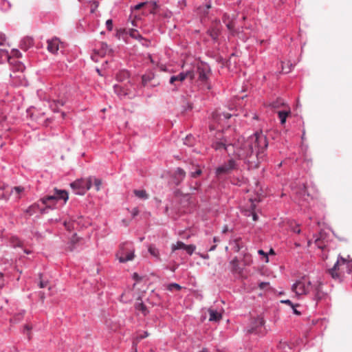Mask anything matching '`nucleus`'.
Instances as JSON below:
<instances>
[{"mask_svg":"<svg viewBox=\"0 0 352 352\" xmlns=\"http://www.w3.org/2000/svg\"><path fill=\"white\" fill-rule=\"evenodd\" d=\"M267 142L261 132H256L246 140H239L236 143L233 153H228V158L215 169V175L223 178L240 170L241 162L247 164L248 168H256L265 160Z\"/></svg>","mask_w":352,"mask_h":352,"instance_id":"nucleus-1","label":"nucleus"},{"mask_svg":"<svg viewBox=\"0 0 352 352\" xmlns=\"http://www.w3.org/2000/svg\"><path fill=\"white\" fill-rule=\"evenodd\" d=\"M292 290L298 296L306 295L318 302L326 294L322 289V283L319 280L311 281L308 277L303 276L297 280L292 286Z\"/></svg>","mask_w":352,"mask_h":352,"instance_id":"nucleus-2","label":"nucleus"},{"mask_svg":"<svg viewBox=\"0 0 352 352\" xmlns=\"http://www.w3.org/2000/svg\"><path fill=\"white\" fill-rule=\"evenodd\" d=\"M68 199L69 195L67 190L55 188L52 194L43 196L40 199V201L51 210H53L58 206H64Z\"/></svg>","mask_w":352,"mask_h":352,"instance_id":"nucleus-3","label":"nucleus"},{"mask_svg":"<svg viewBox=\"0 0 352 352\" xmlns=\"http://www.w3.org/2000/svg\"><path fill=\"white\" fill-rule=\"evenodd\" d=\"M292 197L298 204L304 205V202H309L312 197L307 192L306 186L303 182H298L292 185Z\"/></svg>","mask_w":352,"mask_h":352,"instance_id":"nucleus-4","label":"nucleus"},{"mask_svg":"<svg viewBox=\"0 0 352 352\" xmlns=\"http://www.w3.org/2000/svg\"><path fill=\"white\" fill-rule=\"evenodd\" d=\"M235 146L236 143L234 144L228 143V140L224 137L221 129H218L215 132V135L211 140V147L217 151L224 150L227 153H229L235 148Z\"/></svg>","mask_w":352,"mask_h":352,"instance_id":"nucleus-5","label":"nucleus"},{"mask_svg":"<svg viewBox=\"0 0 352 352\" xmlns=\"http://www.w3.org/2000/svg\"><path fill=\"white\" fill-rule=\"evenodd\" d=\"M116 256L119 262L122 263L133 260L135 257L133 243L130 241H126L120 244Z\"/></svg>","mask_w":352,"mask_h":352,"instance_id":"nucleus-6","label":"nucleus"},{"mask_svg":"<svg viewBox=\"0 0 352 352\" xmlns=\"http://www.w3.org/2000/svg\"><path fill=\"white\" fill-rule=\"evenodd\" d=\"M68 101V96L65 87L59 89L56 98L48 101L49 107L54 112H58L60 107H63Z\"/></svg>","mask_w":352,"mask_h":352,"instance_id":"nucleus-7","label":"nucleus"},{"mask_svg":"<svg viewBox=\"0 0 352 352\" xmlns=\"http://www.w3.org/2000/svg\"><path fill=\"white\" fill-rule=\"evenodd\" d=\"M92 186V177L78 179L70 184L71 188L76 195H83Z\"/></svg>","mask_w":352,"mask_h":352,"instance_id":"nucleus-8","label":"nucleus"},{"mask_svg":"<svg viewBox=\"0 0 352 352\" xmlns=\"http://www.w3.org/2000/svg\"><path fill=\"white\" fill-rule=\"evenodd\" d=\"M115 93L120 98L128 97L132 98L135 96V88L132 85H114Z\"/></svg>","mask_w":352,"mask_h":352,"instance_id":"nucleus-9","label":"nucleus"},{"mask_svg":"<svg viewBox=\"0 0 352 352\" xmlns=\"http://www.w3.org/2000/svg\"><path fill=\"white\" fill-rule=\"evenodd\" d=\"M265 321L262 317L258 316L253 318L251 321L250 327L248 329L250 333L262 334L263 333V326Z\"/></svg>","mask_w":352,"mask_h":352,"instance_id":"nucleus-10","label":"nucleus"},{"mask_svg":"<svg viewBox=\"0 0 352 352\" xmlns=\"http://www.w3.org/2000/svg\"><path fill=\"white\" fill-rule=\"evenodd\" d=\"M194 73L191 71L182 72L177 75H173L170 78L169 82L171 85H177L176 82H182L186 78H190L191 80L194 78Z\"/></svg>","mask_w":352,"mask_h":352,"instance_id":"nucleus-11","label":"nucleus"},{"mask_svg":"<svg viewBox=\"0 0 352 352\" xmlns=\"http://www.w3.org/2000/svg\"><path fill=\"white\" fill-rule=\"evenodd\" d=\"M342 264H346L347 268L349 269V272H352V260L347 261L346 258L342 256H338L337 261L335 263L333 267L329 270V272L333 277H335V274L336 276H338V274L336 273V271L338 269V266Z\"/></svg>","mask_w":352,"mask_h":352,"instance_id":"nucleus-12","label":"nucleus"},{"mask_svg":"<svg viewBox=\"0 0 352 352\" xmlns=\"http://www.w3.org/2000/svg\"><path fill=\"white\" fill-rule=\"evenodd\" d=\"M232 117V115L229 113L215 111L212 115V119L214 122H217L218 124H221V122L227 120Z\"/></svg>","mask_w":352,"mask_h":352,"instance_id":"nucleus-13","label":"nucleus"},{"mask_svg":"<svg viewBox=\"0 0 352 352\" xmlns=\"http://www.w3.org/2000/svg\"><path fill=\"white\" fill-rule=\"evenodd\" d=\"M10 69L13 72H23L25 67L24 64L19 60L17 58L12 57L11 60H10L9 62Z\"/></svg>","mask_w":352,"mask_h":352,"instance_id":"nucleus-14","label":"nucleus"},{"mask_svg":"<svg viewBox=\"0 0 352 352\" xmlns=\"http://www.w3.org/2000/svg\"><path fill=\"white\" fill-rule=\"evenodd\" d=\"M60 40L55 37L47 41V50L52 54H56L59 50Z\"/></svg>","mask_w":352,"mask_h":352,"instance_id":"nucleus-15","label":"nucleus"},{"mask_svg":"<svg viewBox=\"0 0 352 352\" xmlns=\"http://www.w3.org/2000/svg\"><path fill=\"white\" fill-rule=\"evenodd\" d=\"M234 16H230L228 13H224L222 16V21L226 25L228 30L233 32L234 30Z\"/></svg>","mask_w":352,"mask_h":352,"instance_id":"nucleus-16","label":"nucleus"},{"mask_svg":"<svg viewBox=\"0 0 352 352\" xmlns=\"http://www.w3.org/2000/svg\"><path fill=\"white\" fill-rule=\"evenodd\" d=\"M209 71V67L208 65L199 66L197 67L198 72V79L202 82H204L208 79V72Z\"/></svg>","mask_w":352,"mask_h":352,"instance_id":"nucleus-17","label":"nucleus"},{"mask_svg":"<svg viewBox=\"0 0 352 352\" xmlns=\"http://www.w3.org/2000/svg\"><path fill=\"white\" fill-rule=\"evenodd\" d=\"M208 313L210 321L219 322L222 318L221 313L218 311L217 309L210 308L208 309Z\"/></svg>","mask_w":352,"mask_h":352,"instance_id":"nucleus-18","label":"nucleus"},{"mask_svg":"<svg viewBox=\"0 0 352 352\" xmlns=\"http://www.w3.org/2000/svg\"><path fill=\"white\" fill-rule=\"evenodd\" d=\"M10 195V188L4 183L0 182V199H7Z\"/></svg>","mask_w":352,"mask_h":352,"instance_id":"nucleus-19","label":"nucleus"},{"mask_svg":"<svg viewBox=\"0 0 352 352\" xmlns=\"http://www.w3.org/2000/svg\"><path fill=\"white\" fill-rule=\"evenodd\" d=\"M277 113L281 125H283L285 124L287 118L291 113V111L288 109L287 110L278 111Z\"/></svg>","mask_w":352,"mask_h":352,"instance_id":"nucleus-20","label":"nucleus"},{"mask_svg":"<svg viewBox=\"0 0 352 352\" xmlns=\"http://www.w3.org/2000/svg\"><path fill=\"white\" fill-rule=\"evenodd\" d=\"M12 57L10 56L8 51L3 49H0V64L6 62H10Z\"/></svg>","mask_w":352,"mask_h":352,"instance_id":"nucleus-21","label":"nucleus"},{"mask_svg":"<svg viewBox=\"0 0 352 352\" xmlns=\"http://www.w3.org/2000/svg\"><path fill=\"white\" fill-rule=\"evenodd\" d=\"M27 113L33 120H35L38 123H41V121L39 120V118L36 115V114H40V113L38 111L35 110L34 108H30L28 109ZM44 114H45L44 113H41V116H43Z\"/></svg>","mask_w":352,"mask_h":352,"instance_id":"nucleus-22","label":"nucleus"},{"mask_svg":"<svg viewBox=\"0 0 352 352\" xmlns=\"http://www.w3.org/2000/svg\"><path fill=\"white\" fill-rule=\"evenodd\" d=\"M25 188L22 186H15L10 190V194H13L15 196L16 199H19L21 197V194L23 192Z\"/></svg>","mask_w":352,"mask_h":352,"instance_id":"nucleus-23","label":"nucleus"},{"mask_svg":"<svg viewBox=\"0 0 352 352\" xmlns=\"http://www.w3.org/2000/svg\"><path fill=\"white\" fill-rule=\"evenodd\" d=\"M33 38L31 37H26L21 41V45L22 48L28 50V48L31 47L33 45Z\"/></svg>","mask_w":352,"mask_h":352,"instance_id":"nucleus-24","label":"nucleus"},{"mask_svg":"<svg viewBox=\"0 0 352 352\" xmlns=\"http://www.w3.org/2000/svg\"><path fill=\"white\" fill-rule=\"evenodd\" d=\"M129 35L131 37L135 38L138 41H144L145 42H147V40L143 38V36L140 34V32L135 29L129 30Z\"/></svg>","mask_w":352,"mask_h":352,"instance_id":"nucleus-25","label":"nucleus"},{"mask_svg":"<svg viewBox=\"0 0 352 352\" xmlns=\"http://www.w3.org/2000/svg\"><path fill=\"white\" fill-rule=\"evenodd\" d=\"M133 193L141 199L146 200L148 198V195L145 190H134Z\"/></svg>","mask_w":352,"mask_h":352,"instance_id":"nucleus-26","label":"nucleus"},{"mask_svg":"<svg viewBox=\"0 0 352 352\" xmlns=\"http://www.w3.org/2000/svg\"><path fill=\"white\" fill-rule=\"evenodd\" d=\"M148 252L157 259L160 258V251L159 250L153 245H150L148 248Z\"/></svg>","mask_w":352,"mask_h":352,"instance_id":"nucleus-27","label":"nucleus"},{"mask_svg":"<svg viewBox=\"0 0 352 352\" xmlns=\"http://www.w3.org/2000/svg\"><path fill=\"white\" fill-rule=\"evenodd\" d=\"M207 34L211 37V38L214 41L217 40L219 37V30L215 28H210L207 31Z\"/></svg>","mask_w":352,"mask_h":352,"instance_id":"nucleus-28","label":"nucleus"},{"mask_svg":"<svg viewBox=\"0 0 352 352\" xmlns=\"http://www.w3.org/2000/svg\"><path fill=\"white\" fill-rule=\"evenodd\" d=\"M285 101L282 98H277L275 101H273L271 104H270V106L272 107V108H279L282 106H284L285 105Z\"/></svg>","mask_w":352,"mask_h":352,"instance_id":"nucleus-29","label":"nucleus"},{"mask_svg":"<svg viewBox=\"0 0 352 352\" xmlns=\"http://www.w3.org/2000/svg\"><path fill=\"white\" fill-rule=\"evenodd\" d=\"M175 177H178L180 180H183L186 176V173L182 168H177L175 173Z\"/></svg>","mask_w":352,"mask_h":352,"instance_id":"nucleus-30","label":"nucleus"},{"mask_svg":"<svg viewBox=\"0 0 352 352\" xmlns=\"http://www.w3.org/2000/svg\"><path fill=\"white\" fill-rule=\"evenodd\" d=\"M185 243L182 241H177L176 244H173L172 245V250L173 251H175L177 250H184L185 247Z\"/></svg>","mask_w":352,"mask_h":352,"instance_id":"nucleus-31","label":"nucleus"},{"mask_svg":"<svg viewBox=\"0 0 352 352\" xmlns=\"http://www.w3.org/2000/svg\"><path fill=\"white\" fill-rule=\"evenodd\" d=\"M100 45H101V49H100V54L101 56H104L107 54V52L108 51H109V45L105 43H101Z\"/></svg>","mask_w":352,"mask_h":352,"instance_id":"nucleus-32","label":"nucleus"},{"mask_svg":"<svg viewBox=\"0 0 352 352\" xmlns=\"http://www.w3.org/2000/svg\"><path fill=\"white\" fill-rule=\"evenodd\" d=\"M167 289L169 291H173V290L179 291L182 289V287L179 284L173 283H170L168 285Z\"/></svg>","mask_w":352,"mask_h":352,"instance_id":"nucleus-33","label":"nucleus"},{"mask_svg":"<svg viewBox=\"0 0 352 352\" xmlns=\"http://www.w3.org/2000/svg\"><path fill=\"white\" fill-rule=\"evenodd\" d=\"M195 249L196 247L194 245H185L184 250H186L189 255H191L192 254Z\"/></svg>","mask_w":352,"mask_h":352,"instance_id":"nucleus-34","label":"nucleus"},{"mask_svg":"<svg viewBox=\"0 0 352 352\" xmlns=\"http://www.w3.org/2000/svg\"><path fill=\"white\" fill-rule=\"evenodd\" d=\"M94 182L96 190L98 191L100 188V186L102 184V182L100 179L92 177V183Z\"/></svg>","mask_w":352,"mask_h":352,"instance_id":"nucleus-35","label":"nucleus"},{"mask_svg":"<svg viewBox=\"0 0 352 352\" xmlns=\"http://www.w3.org/2000/svg\"><path fill=\"white\" fill-rule=\"evenodd\" d=\"M36 212V210L34 208V207L30 206L26 210L25 213L28 214L29 216H32Z\"/></svg>","mask_w":352,"mask_h":352,"instance_id":"nucleus-36","label":"nucleus"},{"mask_svg":"<svg viewBox=\"0 0 352 352\" xmlns=\"http://www.w3.org/2000/svg\"><path fill=\"white\" fill-rule=\"evenodd\" d=\"M258 254L259 255H261L263 256V261L265 262V263H267L269 261V258H268V255L267 253H265L263 250H258Z\"/></svg>","mask_w":352,"mask_h":352,"instance_id":"nucleus-37","label":"nucleus"},{"mask_svg":"<svg viewBox=\"0 0 352 352\" xmlns=\"http://www.w3.org/2000/svg\"><path fill=\"white\" fill-rule=\"evenodd\" d=\"M136 308L139 310H141L144 315L146 314L147 310L146 306L143 303H139L138 305H137Z\"/></svg>","mask_w":352,"mask_h":352,"instance_id":"nucleus-38","label":"nucleus"},{"mask_svg":"<svg viewBox=\"0 0 352 352\" xmlns=\"http://www.w3.org/2000/svg\"><path fill=\"white\" fill-rule=\"evenodd\" d=\"M121 76H122L123 78H129V73L126 71L121 72L119 74L117 75L118 80H122Z\"/></svg>","mask_w":352,"mask_h":352,"instance_id":"nucleus-39","label":"nucleus"},{"mask_svg":"<svg viewBox=\"0 0 352 352\" xmlns=\"http://www.w3.org/2000/svg\"><path fill=\"white\" fill-rule=\"evenodd\" d=\"M106 28L107 30L111 31L113 30V21L112 19H108L106 21Z\"/></svg>","mask_w":352,"mask_h":352,"instance_id":"nucleus-40","label":"nucleus"},{"mask_svg":"<svg viewBox=\"0 0 352 352\" xmlns=\"http://www.w3.org/2000/svg\"><path fill=\"white\" fill-rule=\"evenodd\" d=\"M201 173H202L201 170L200 168H198V169H197L195 171H194V172H191V173H190V176H191L192 177L195 178V177H197V176L200 175L201 174Z\"/></svg>","mask_w":352,"mask_h":352,"instance_id":"nucleus-41","label":"nucleus"},{"mask_svg":"<svg viewBox=\"0 0 352 352\" xmlns=\"http://www.w3.org/2000/svg\"><path fill=\"white\" fill-rule=\"evenodd\" d=\"M270 283L269 282H261L258 284V287L261 289H265L267 287H269Z\"/></svg>","mask_w":352,"mask_h":352,"instance_id":"nucleus-42","label":"nucleus"},{"mask_svg":"<svg viewBox=\"0 0 352 352\" xmlns=\"http://www.w3.org/2000/svg\"><path fill=\"white\" fill-rule=\"evenodd\" d=\"M297 307H298V304H294L293 307H291V308L292 309L293 313L294 314L299 316L301 314V313L297 310Z\"/></svg>","mask_w":352,"mask_h":352,"instance_id":"nucleus-43","label":"nucleus"},{"mask_svg":"<svg viewBox=\"0 0 352 352\" xmlns=\"http://www.w3.org/2000/svg\"><path fill=\"white\" fill-rule=\"evenodd\" d=\"M47 284H48L47 280H40V281L38 283V287L40 288H44V287H47Z\"/></svg>","mask_w":352,"mask_h":352,"instance_id":"nucleus-44","label":"nucleus"},{"mask_svg":"<svg viewBox=\"0 0 352 352\" xmlns=\"http://www.w3.org/2000/svg\"><path fill=\"white\" fill-rule=\"evenodd\" d=\"M148 336V333L147 331H144L142 333L140 334L138 337L139 340L144 339Z\"/></svg>","mask_w":352,"mask_h":352,"instance_id":"nucleus-45","label":"nucleus"},{"mask_svg":"<svg viewBox=\"0 0 352 352\" xmlns=\"http://www.w3.org/2000/svg\"><path fill=\"white\" fill-rule=\"evenodd\" d=\"M192 109V104L188 102H186V106H184V111H188Z\"/></svg>","mask_w":352,"mask_h":352,"instance_id":"nucleus-46","label":"nucleus"},{"mask_svg":"<svg viewBox=\"0 0 352 352\" xmlns=\"http://www.w3.org/2000/svg\"><path fill=\"white\" fill-rule=\"evenodd\" d=\"M281 303L287 304L290 307H293L294 303L289 299L280 300Z\"/></svg>","mask_w":352,"mask_h":352,"instance_id":"nucleus-47","label":"nucleus"},{"mask_svg":"<svg viewBox=\"0 0 352 352\" xmlns=\"http://www.w3.org/2000/svg\"><path fill=\"white\" fill-rule=\"evenodd\" d=\"M51 210L50 208L45 206V208H40L41 214H43L48 212V210Z\"/></svg>","mask_w":352,"mask_h":352,"instance_id":"nucleus-48","label":"nucleus"},{"mask_svg":"<svg viewBox=\"0 0 352 352\" xmlns=\"http://www.w3.org/2000/svg\"><path fill=\"white\" fill-rule=\"evenodd\" d=\"M6 41V35L3 33H0V45H3Z\"/></svg>","mask_w":352,"mask_h":352,"instance_id":"nucleus-49","label":"nucleus"},{"mask_svg":"<svg viewBox=\"0 0 352 352\" xmlns=\"http://www.w3.org/2000/svg\"><path fill=\"white\" fill-rule=\"evenodd\" d=\"M147 3L146 2H142V3H140L137 5H135L134 6V9L135 10H139L140 9L142 6H144V5H146Z\"/></svg>","mask_w":352,"mask_h":352,"instance_id":"nucleus-50","label":"nucleus"},{"mask_svg":"<svg viewBox=\"0 0 352 352\" xmlns=\"http://www.w3.org/2000/svg\"><path fill=\"white\" fill-rule=\"evenodd\" d=\"M292 230L294 232L299 234L300 232V229L299 228L298 226H296L292 228Z\"/></svg>","mask_w":352,"mask_h":352,"instance_id":"nucleus-51","label":"nucleus"},{"mask_svg":"<svg viewBox=\"0 0 352 352\" xmlns=\"http://www.w3.org/2000/svg\"><path fill=\"white\" fill-rule=\"evenodd\" d=\"M32 206L34 207V208L36 210V212L38 210H40V206H39V204L38 203H34L33 204H32Z\"/></svg>","mask_w":352,"mask_h":352,"instance_id":"nucleus-52","label":"nucleus"},{"mask_svg":"<svg viewBox=\"0 0 352 352\" xmlns=\"http://www.w3.org/2000/svg\"><path fill=\"white\" fill-rule=\"evenodd\" d=\"M138 213H139V210L137 208H135L133 209V210H132L133 217L137 216L138 214Z\"/></svg>","mask_w":352,"mask_h":352,"instance_id":"nucleus-53","label":"nucleus"},{"mask_svg":"<svg viewBox=\"0 0 352 352\" xmlns=\"http://www.w3.org/2000/svg\"><path fill=\"white\" fill-rule=\"evenodd\" d=\"M286 346L288 347L289 349H290V347L289 346L288 344H287L286 342H280L279 347H280V348H282V347L283 348H285Z\"/></svg>","mask_w":352,"mask_h":352,"instance_id":"nucleus-54","label":"nucleus"},{"mask_svg":"<svg viewBox=\"0 0 352 352\" xmlns=\"http://www.w3.org/2000/svg\"><path fill=\"white\" fill-rule=\"evenodd\" d=\"M140 41L141 42L142 45H144V46H146V47L148 46V44L150 43L148 41H147V42H145L144 41Z\"/></svg>","mask_w":352,"mask_h":352,"instance_id":"nucleus-55","label":"nucleus"},{"mask_svg":"<svg viewBox=\"0 0 352 352\" xmlns=\"http://www.w3.org/2000/svg\"><path fill=\"white\" fill-rule=\"evenodd\" d=\"M195 185H196V186H195L193 188H194V190H197L199 189V188L201 184L199 182H196Z\"/></svg>","mask_w":352,"mask_h":352,"instance_id":"nucleus-56","label":"nucleus"},{"mask_svg":"<svg viewBox=\"0 0 352 352\" xmlns=\"http://www.w3.org/2000/svg\"><path fill=\"white\" fill-rule=\"evenodd\" d=\"M315 243L318 246V248H320V240L318 238H316L315 239Z\"/></svg>","mask_w":352,"mask_h":352,"instance_id":"nucleus-57","label":"nucleus"},{"mask_svg":"<svg viewBox=\"0 0 352 352\" xmlns=\"http://www.w3.org/2000/svg\"><path fill=\"white\" fill-rule=\"evenodd\" d=\"M228 230V226H225L222 230V233H226L227 232Z\"/></svg>","mask_w":352,"mask_h":352,"instance_id":"nucleus-58","label":"nucleus"},{"mask_svg":"<svg viewBox=\"0 0 352 352\" xmlns=\"http://www.w3.org/2000/svg\"><path fill=\"white\" fill-rule=\"evenodd\" d=\"M3 275L2 273H0V285H1L3 284Z\"/></svg>","mask_w":352,"mask_h":352,"instance_id":"nucleus-59","label":"nucleus"},{"mask_svg":"<svg viewBox=\"0 0 352 352\" xmlns=\"http://www.w3.org/2000/svg\"><path fill=\"white\" fill-rule=\"evenodd\" d=\"M216 248H217V245H214L210 248L209 251H214L216 249Z\"/></svg>","mask_w":352,"mask_h":352,"instance_id":"nucleus-60","label":"nucleus"},{"mask_svg":"<svg viewBox=\"0 0 352 352\" xmlns=\"http://www.w3.org/2000/svg\"><path fill=\"white\" fill-rule=\"evenodd\" d=\"M210 131H214L216 129V128L214 127V126L213 124H210Z\"/></svg>","mask_w":352,"mask_h":352,"instance_id":"nucleus-61","label":"nucleus"},{"mask_svg":"<svg viewBox=\"0 0 352 352\" xmlns=\"http://www.w3.org/2000/svg\"><path fill=\"white\" fill-rule=\"evenodd\" d=\"M252 218H253L254 221H256L258 216L255 213H254V214H252Z\"/></svg>","mask_w":352,"mask_h":352,"instance_id":"nucleus-62","label":"nucleus"},{"mask_svg":"<svg viewBox=\"0 0 352 352\" xmlns=\"http://www.w3.org/2000/svg\"><path fill=\"white\" fill-rule=\"evenodd\" d=\"M14 56H19V55H21V54L18 50H16V51L14 52Z\"/></svg>","mask_w":352,"mask_h":352,"instance_id":"nucleus-63","label":"nucleus"},{"mask_svg":"<svg viewBox=\"0 0 352 352\" xmlns=\"http://www.w3.org/2000/svg\"><path fill=\"white\" fill-rule=\"evenodd\" d=\"M48 121H50V120L49 118H46V119H45V120H44V121H43V122H44V123H43V124H45V125H47V122Z\"/></svg>","mask_w":352,"mask_h":352,"instance_id":"nucleus-64","label":"nucleus"}]
</instances>
